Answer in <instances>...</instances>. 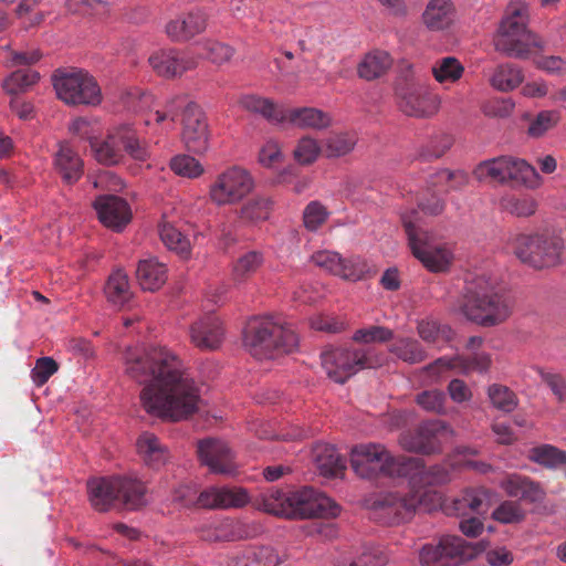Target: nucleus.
Returning <instances> with one entry per match:
<instances>
[{"instance_id": "obj_1", "label": "nucleus", "mask_w": 566, "mask_h": 566, "mask_svg": "<svg viewBox=\"0 0 566 566\" xmlns=\"http://www.w3.org/2000/svg\"><path fill=\"white\" fill-rule=\"evenodd\" d=\"M124 360L126 374L145 385L140 401L147 413L179 421L198 410L199 388L169 349L160 346L128 349Z\"/></svg>"}, {"instance_id": "obj_2", "label": "nucleus", "mask_w": 566, "mask_h": 566, "mask_svg": "<svg viewBox=\"0 0 566 566\" xmlns=\"http://www.w3.org/2000/svg\"><path fill=\"white\" fill-rule=\"evenodd\" d=\"M455 310L478 325L492 327L510 317L512 303L496 277L474 271L464 276Z\"/></svg>"}, {"instance_id": "obj_3", "label": "nucleus", "mask_w": 566, "mask_h": 566, "mask_svg": "<svg viewBox=\"0 0 566 566\" xmlns=\"http://www.w3.org/2000/svg\"><path fill=\"white\" fill-rule=\"evenodd\" d=\"M258 507L286 518L335 517L340 512L336 502L313 488L298 491L271 489L260 495Z\"/></svg>"}, {"instance_id": "obj_4", "label": "nucleus", "mask_w": 566, "mask_h": 566, "mask_svg": "<svg viewBox=\"0 0 566 566\" xmlns=\"http://www.w3.org/2000/svg\"><path fill=\"white\" fill-rule=\"evenodd\" d=\"M243 342L251 355L259 359L289 354L298 346V337L291 325L274 315L250 318L244 328Z\"/></svg>"}, {"instance_id": "obj_5", "label": "nucleus", "mask_w": 566, "mask_h": 566, "mask_svg": "<svg viewBox=\"0 0 566 566\" xmlns=\"http://www.w3.org/2000/svg\"><path fill=\"white\" fill-rule=\"evenodd\" d=\"M350 467L361 479L407 478L421 469L418 458L394 455L384 444L360 443L350 451Z\"/></svg>"}, {"instance_id": "obj_6", "label": "nucleus", "mask_w": 566, "mask_h": 566, "mask_svg": "<svg viewBox=\"0 0 566 566\" xmlns=\"http://www.w3.org/2000/svg\"><path fill=\"white\" fill-rule=\"evenodd\" d=\"M88 497L98 512H106L115 504L137 510L146 504V485L132 476L97 478L87 482Z\"/></svg>"}, {"instance_id": "obj_7", "label": "nucleus", "mask_w": 566, "mask_h": 566, "mask_svg": "<svg viewBox=\"0 0 566 566\" xmlns=\"http://www.w3.org/2000/svg\"><path fill=\"white\" fill-rule=\"evenodd\" d=\"M526 14L523 3L514 2L507 7L493 40L497 52L510 57L527 59L536 49H542L539 38L526 28Z\"/></svg>"}, {"instance_id": "obj_8", "label": "nucleus", "mask_w": 566, "mask_h": 566, "mask_svg": "<svg viewBox=\"0 0 566 566\" xmlns=\"http://www.w3.org/2000/svg\"><path fill=\"white\" fill-rule=\"evenodd\" d=\"M401 222L412 254L430 272H446L450 269L454 255L446 244L436 243L433 235L421 226L419 212L412 210L401 216Z\"/></svg>"}, {"instance_id": "obj_9", "label": "nucleus", "mask_w": 566, "mask_h": 566, "mask_svg": "<svg viewBox=\"0 0 566 566\" xmlns=\"http://www.w3.org/2000/svg\"><path fill=\"white\" fill-rule=\"evenodd\" d=\"M179 112H182V140L188 150L202 154L208 149V125L201 108L189 101L186 95L172 97L164 112L156 111L154 120L157 124L167 118L175 122Z\"/></svg>"}, {"instance_id": "obj_10", "label": "nucleus", "mask_w": 566, "mask_h": 566, "mask_svg": "<svg viewBox=\"0 0 566 566\" xmlns=\"http://www.w3.org/2000/svg\"><path fill=\"white\" fill-rule=\"evenodd\" d=\"M322 366L335 382L344 384L348 378L365 368H376L384 356L374 348L332 347L321 354Z\"/></svg>"}, {"instance_id": "obj_11", "label": "nucleus", "mask_w": 566, "mask_h": 566, "mask_svg": "<svg viewBox=\"0 0 566 566\" xmlns=\"http://www.w3.org/2000/svg\"><path fill=\"white\" fill-rule=\"evenodd\" d=\"M428 492L400 494L398 492L378 493L368 500L370 517L384 525H394L405 522L417 511L430 510L426 504Z\"/></svg>"}, {"instance_id": "obj_12", "label": "nucleus", "mask_w": 566, "mask_h": 566, "mask_svg": "<svg viewBox=\"0 0 566 566\" xmlns=\"http://www.w3.org/2000/svg\"><path fill=\"white\" fill-rule=\"evenodd\" d=\"M511 247L523 263L541 270L560 263L564 241L553 233L517 234L512 240Z\"/></svg>"}, {"instance_id": "obj_13", "label": "nucleus", "mask_w": 566, "mask_h": 566, "mask_svg": "<svg viewBox=\"0 0 566 566\" xmlns=\"http://www.w3.org/2000/svg\"><path fill=\"white\" fill-rule=\"evenodd\" d=\"M473 176L481 182L524 185L535 188L541 177L536 169L523 159L501 156L480 163Z\"/></svg>"}, {"instance_id": "obj_14", "label": "nucleus", "mask_w": 566, "mask_h": 566, "mask_svg": "<svg viewBox=\"0 0 566 566\" xmlns=\"http://www.w3.org/2000/svg\"><path fill=\"white\" fill-rule=\"evenodd\" d=\"M91 146L96 160L107 166L118 164L123 158V150L139 161H145L149 156L146 144L129 125L113 129L104 140H93Z\"/></svg>"}, {"instance_id": "obj_15", "label": "nucleus", "mask_w": 566, "mask_h": 566, "mask_svg": "<svg viewBox=\"0 0 566 566\" xmlns=\"http://www.w3.org/2000/svg\"><path fill=\"white\" fill-rule=\"evenodd\" d=\"M57 97L67 105H98L102 92L95 78L82 70L57 71L53 76Z\"/></svg>"}, {"instance_id": "obj_16", "label": "nucleus", "mask_w": 566, "mask_h": 566, "mask_svg": "<svg viewBox=\"0 0 566 566\" xmlns=\"http://www.w3.org/2000/svg\"><path fill=\"white\" fill-rule=\"evenodd\" d=\"M398 105L408 116L429 117L439 109L440 99L422 81L405 80L396 90Z\"/></svg>"}, {"instance_id": "obj_17", "label": "nucleus", "mask_w": 566, "mask_h": 566, "mask_svg": "<svg viewBox=\"0 0 566 566\" xmlns=\"http://www.w3.org/2000/svg\"><path fill=\"white\" fill-rule=\"evenodd\" d=\"M253 187V178L249 171L234 166L216 178L210 186L209 195L218 206L233 205L249 195Z\"/></svg>"}, {"instance_id": "obj_18", "label": "nucleus", "mask_w": 566, "mask_h": 566, "mask_svg": "<svg viewBox=\"0 0 566 566\" xmlns=\"http://www.w3.org/2000/svg\"><path fill=\"white\" fill-rule=\"evenodd\" d=\"M449 429L443 421L422 422L413 431L403 432L399 442L405 450L422 454H432L441 449L442 439Z\"/></svg>"}, {"instance_id": "obj_19", "label": "nucleus", "mask_w": 566, "mask_h": 566, "mask_svg": "<svg viewBox=\"0 0 566 566\" xmlns=\"http://www.w3.org/2000/svg\"><path fill=\"white\" fill-rule=\"evenodd\" d=\"M148 62L157 75L174 78L196 69L199 64V56L190 51L164 49L154 52Z\"/></svg>"}, {"instance_id": "obj_20", "label": "nucleus", "mask_w": 566, "mask_h": 566, "mask_svg": "<svg viewBox=\"0 0 566 566\" xmlns=\"http://www.w3.org/2000/svg\"><path fill=\"white\" fill-rule=\"evenodd\" d=\"M315 265L343 279L357 281L368 272L365 261L359 258L343 259L337 252L317 251L312 255Z\"/></svg>"}, {"instance_id": "obj_21", "label": "nucleus", "mask_w": 566, "mask_h": 566, "mask_svg": "<svg viewBox=\"0 0 566 566\" xmlns=\"http://www.w3.org/2000/svg\"><path fill=\"white\" fill-rule=\"evenodd\" d=\"M94 209L99 221L114 231H122L132 219L127 201L114 195H103L95 199Z\"/></svg>"}, {"instance_id": "obj_22", "label": "nucleus", "mask_w": 566, "mask_h": 566, "mask_svg": "<svg viewBox=\"0 0 566 566\" xmlns=\"http://www.w3.org/2000/svg\"><path fill=\"white\" fill-rule=\"evenodd\" d=\"M491 365L489 354L475 353L473 355H455L453 357H440L424 367V370L438 376L444 370L454 369L460 374L468 375L473 371L484 373Z\"/></svg>"}, {"instance_id": "obj_23", "label": "nucleus", "mask_w": 566, "mask_h": 566, "mask_svg": "<svg viewBox=\"0 0 566 566\" xmlns=\"http://www.w3.org/2000/svg\"><path fill=\"white\" fill-rule=\"evenodd\" d=\"M197 453L201 463L212 472L222 474L234 472L232 452L226 442L213 438L200 440Z\"/></svg>"}, {"instance_id": "obj_24", "label": "nucleus", "mask_w": 566, "mask_h": 566, "mask_svg": "<svg viewBox=\"0 0 566 566\" xmlns=\"http://www.w3.org/2000/svg\"><path fill=\"white\" fill-rule=\"evenodd\" d=\"M207 22V12L195 8L170 20L166 25V33L174 41H189L206 30Z\"/></svg>"}, {"instance_id": "obj_25", "label": "nucleus", "mask_w": 566, "mask_h": 566, "mask_svg": "<svg viewBox=\"0 0 566 566\" xmlns=\"http://www.w3.org/2000/svg\"><path fill=\"white\" fill-rule=\"evenodd\" d=\"M248 501V493L242 488L211 486L197 495L196 506L202 509L242 507Z\"/></svg>"}, {"instance_id": "obj_26", "label": "nucleus", "mask_w": 566, "mask_h": 566, "mask_svg": "<svg viewBox=\"0 0 566 566\" xmlns=\"http://www.w3.org/2000/svg\"><path fill=\"white\" fill-rule=\"evenodd\" d=\"M190 338L192 344L202 350L219 348L223 338V328L220 319L213 314L201 317L192 324Z\"/></svg>"}, {"instance_id": "obj_27", "label": "nucleus", "mask_w": 566, "mask_h": 566, "mask_svg": "<svg viewBox=\"0 0 566 566\" xmlns=\"http://www.w3.org/2000/svg\"><path fill=\"white\" fill-rule=\"evenodd\" d=\"M499 485L509 496L518 497L530 503L539 502L545 495L538 482L516 473L504 476Z\"/></svg>"}, {"instance_id": "obj_28", "label": "nucleus", "mask_w": 566, "mask_h": 566, "mask_svg": "<svg viewBox=\"0 0 566 566\" xmlns=\"http://www.w3.org/2000/svg\"><path fill=\"white\" fill-rule=\"evenodd\" d=\"M490 492L484 488L468 489L446 505L447 514L465 515L468 512L485 513L489 509Z\"/></svg>"}, {"instance_id": "obj_29", "label": "nucleus", "mask_w": 566, "mask_h": 566, "mask_svg": "<svg viewBox=\"0 0 566 566\" xmlns=\"http://www.w3.org/2000/svg\"><path fill=\"white\" fill-rule=\"evenodd\" d=\"M277 553L270 546H247L229 557L228 566H277Z\"/></svg>"}, {"instance_id": "obj_30", "label": "nucleus", "mask_w": 566, "mask_h": 566, "mask_svg": "<svg viewBox=\"0 0 566 566\" xmlns=\"http://www.w3.org/2000/svg\"><path fill=\"white\" fill-rule=\"evenodd\" d=\"M54 165L62 180L67 185L77 182L84 172L82 158L66 143L60 145Z\"/></svg>"}, {"instance_id": "obj_31", "label": "nucleus", "mask_w": 566, "mask_h": 566, "mask_svg": "<svg viewBox=\"0 0 566 566\" xmlns=\"http://www.w3.org/2000/svg\"><path fill=\"white\" fill-rule=\"evenodd\" d=\"M455 9L451 0H430L422 13V22L430 31H442L451 27Z\"/></svg>"}, {"instance_id": "obj_32", "label": "nucleus", "mask_w": 566, "mask_h": 566, "mask_svg": "<svg viewBox=\"0 0 566 566\" xmlns=\"http://www.w3.org/2000/svg\"><path fill=\"white\" fill-rule=\"evenodd\" d=\"M313 458L318 472L327 478H337L346 469V462L336 448L331 444H316L313 449Z\"/></svg>"}, {"instance_id": "obj_33", "label": "nucleus", "mask_w": 566, "mask_h": 566, "mask_svg": "<svg viewBox=\"0 0 566 566\" xmlns=\"http://www.w3.org/2000/svg\"><path fill=\"white\" fill-rule=\"evenodd\" d=\"M242 108L250 113L258 114L272 124L284 123L285 108L273 99L250 94L240 98Z\"/></svg>"}, {"instance_id": "obj_34", "label": "nucleus", "mask_w": 566, "mask_h": 566, "mask_svg": "<svg viewBox=\"0 0 566 566\" xmlns=\"http://www.w3.org/2000/svg\"><path fill=\"white\" fill-rule=\"evenodd\" d=\"M137 452L150 468L158 469L169 459L168 449L151 432H143L136 442Z\"/></svg>"}, {"instance_id": "obj_35", "label": "nucleus", "mask_w": 566, "mask_h": 566, "mask_svg": "<svg viewBox=\"0 0 566 566\" xmlns=\"http://www.w3.org/2000/svg\"><path fill=\"white\" fill-rule=\"evenodd\" d=\"M285 122L298 128L323 129L331 125L332 119L327 113L318 108L300 107L285 109Z\"/></svg>"}, {"instance_id": "obj_36", "label": "nucleus", "mask_w": 566, "mask_h": 566, "mask_svg": "<svg viewBox=\"0 0 566 566\" xmlns=\"http://www.w3.org/2000/svg\"><path fill=\"white\" fill-rule=\"evenodd\" d=\"M221 542L242 541L256 537L262 527L255 522H245L234 518H224L216 522Z\"/></svg>"}, {"instance_id": "obj_37", "label": "nucleus", "mask_w": 566, "mask_h": 566, "mask_svg": "<svg viewBox=\"0 0 566 566\" xmlns=\"http://www.w3.org/2000/svg\"><path fill=\"white\" fill-rule=\"evenodd\" d=\"M136 276L143 290L154 292L166 282L167 270L164 263L155 259L143 260L137 266Z\"/></svg>"}, {"instance_id": "obj_38", "label": "nucleus", "mask_w": 566, "mask_h": 566, "mask_svg": "<svg viewBox=\"0 0 566 566\" xmlns=\"http://www.w3.org/2000/svg\"><path fill=\"white\" fill-rule=\"evenodd\" d=\"M104 293L107 301L114 306L124 307L133 297L127 273L120 269L114 271L108 276Z\"/></svg>"}, {"instance_id": "obj_39", "label": "nucleus", "mask_w": 566, "mask_h": 566, "mask_svg": "<svg viewBox=\"0 0 566 566\" xmlns=\"http://www.w3.org/2000/svg\"><path fill=\"white\" fill-rule=\"evenodd\" d=\"M391 64L392 59L388 52L374 50L365 55L358 64L357 72L359 77L371 81L384 75Z\"/></svg>"}, {"instance_id": "obj_40", "label": "nucleus", "mask_w": 566, "mask_h": 566, "mask_svg": "<svg viewBox=\"0 0 566 566\" xmlns=\"http://www.w3.org/2000/svg\"><path fill=\"white\" fill-rule=\"evenodd\" d=\"M439 544L446 556L444 562L450 564L449 566H459L478 554L463 538L457 535L442 536Z\"/></svg>"}, {"instance_id": "obj_41", "label": "nucleus", "mask_w": 566, "mask_h": 566, "mask_svg": "<svg viewBox=\"0 0 566 566\" xmlns=\"http://www.w3.org/2000/svg\"><path fill=\"white\" fill-rule=\"evenodd\" d=\"M388 350L398 359L410 364H419L427 358V353L421 344L411 337H394Z\"/></svg>"}, {"instance_id": "obj_42", "label": "nucleus", "mask_w": 566, "mask_h": 566, "mask_svg": "<svg viewBox=\"0 0 566 566\" xmlns=\"http://www.w3.org/2000/svg\"><path fill=\"white\" fill-rule=\"evenodd\" d=\"M524 75L522 70L510 63L500 64L490 77V84L500 92H510L520 86Z\"/></svg>"}, {"instance_id": "obj_43", "label": "nucleus", "mask_w": 566, "mask_h": 566, "mask_svg": "<svg viewBox=\"0 0 566 566\" xmlns=\"http://www.w3.org/2000/svg\"><path fill=\"white\" fill-rule=\"evenodd\" d=\"M355 132L333 133L323 142V154L327 158H337L349 154L357 144Z\"/></svg>"}, {"instance_id": "obj_44", "label": "nucleus", "mask_w": 566, "mask_h": 566, "mask_svg": "<svg viewBox=\"0 0 566 566\" xmlns=\"http://www.w3.org/2000/svg\"><path fill=\"white\" fill-rule=\"evenodd\" d=\"M263 263L264 255L260 251L252 250L242 254L232 265V280L235 283L245 282Z\"/></svg>"}, {"instance_id": "obj_45", "label": "nucleus", "mask_w": 566, "mask_h": 566, "mask_svg": "<svg viewBox=\"0 0 566 566\" xmlns=\"http://www.w3.org/2000/svg\"><path fill=\"white\" fill-rule=\"evenodd\" d=\"M40 80V74L30 69H22L12 72L3 80L2 87L10 95H18L27 92Z\"/></svg>"}, {"instance_id": "obj_46", "label": "nucleus", "mask_w": 566, "mask_h": 566, "mask_svg": "<svg viewBox=\"0 0 566 566\" xmlns=\"http://www.w3.org/2000/svg\"><path fill=\"white\" fill-rule=\"evenodd\" d=\"M159 235L163 243L171 251H175L181 258L187 259L190 255V242L171 223L164 221L159 224Z\"/></svg>"}, {"instance_id": "obj_47", "label": "nucleus", "mask_w": 566, "mask_h": 566, "mask_svg": "<svg viewBox=\"0 0 566 566\" xmlns=\"http://www.w3.org/2000/svg\"><path fill=\"white\" fill-rule=\"evenodd\" d=\"M272 202L266 197H254L248 200L239 211V218L245 223H256L269 218Z\"/></svg>"}, {"instance_id": "obj_48", "label": "nucleus", "mask_w": 566, "mask_h": 566, "mask_svg": "<svg viewBox=\"0 0 566 566\" xmlns=\"http://www.w3.org/2000/svg\"><path fill=\"white\" fill-rule=\"evenodd\" d=\"M560 119L562 114L557 109L541 111L531 119L527 135L533 138H541L554 129Z\"/></svg>"}, {"instance_id": "obj_49", "label": "nucleus", "mask_w": 566, "mask_h": 566, "mask_svg": "<svg viewBox=\"0 0 566 566\" xmlns=\"http://www.w3.org/2000/svg\"><path fill=\"white\" fill-rule=\"evenodd\" d=\"M464 67L460 61L453 56H444L436 61L432 66V74L440 84L454 83L463 75Z\"/></svg>"}, {"instance_id": "obj_50", "label": "nucleus", "mask_w": 566, "mask_h": 566, "mask_svg": "<svg viewBox=\"0 0 566 566\" xmlns=\"http://www.w3.org/2000/svg\"><path fill=\"white\" fill-rule=\"evenodd\" d=\"M430 182L440 191L449 192L464 188L469 184V176L463 170L442 169L431 176Z\"/></svg>"}, {"instance_id": "obj_51", "label": "nucleus", "mask_w": 566, "mask_h": 566, "mask_svg": "<svg viewBox=\"0 0 566 566\" xmlns=\"http://www.w3.org/2000/svg\"><path fill=\"white\" fill-rule=\"evenodd\" d=\"M528 458L545 468L555 469L566 461V452L552 444H542L532 448Z\"/></svg>"}, {"instance_id": "obj_52", "label": "nucleus", "mask_w": 566, "mask_h": 566, "mask_svg": "<svg viewBox=\"0 0 566 566\" xmlns=\"http://www.w3.org/2000/svg\"><path fill=\"white\" fill-rule=\"evenodd\" d=\"M453 137L447 133H437L419 150L422 160L430 161L442 157L453 145Z\"/></svg>"}, {"instance_id": "obj_53", "label": "nucleus", "mask_w": 566, "mask_h": 566, "mask_svg": "<svg viewBox=\"0 0 566 566\" xmlns=\"http://www.w3.org/2000/svg\"><path fill=\"white\" fill-rule=\"evenodd\" d=\"M488 396L492 406L505 413L512 412L518 405L515 392L504 385H491L488 388Z\"/></svg>"}, {"instance_id": "obj_54", "label": "nucleus", "mask_w": 566, "mask_h": 566, "mask_svg": "<svg viewBox=\"0 0 566 566\" xmlns=\"http://www.w3.org/2000/svg\"><path fill=\"white\" fill-rule=\"evenodd\" d=\"M500 205L503 210L516 217H530L537 208L536 201L528 196L509 195L501 199Z\"/></svg>"}, {"instance_id": "obj_55", "label": "nucleus", "mask_w": 566, "mask_h": 566, "mask_svg": "<svg viewBox=\"0 0 566 566\" xmlns=\"http://www.w3.org/2000/svg\"><path fill=\"white\" fill-rule=\"evenodd\" d=\"M418 335L422 340L429 344H436L440 340L451 339L452 329L447 325H441L436 321H421L417 326Z\"/></svg>"}, {"instance_id": "obj_56", "label": "nucleus", "mask_w": 566, "mask_h": 566, "mask_svg": "<svg viewBox=\"0 0 566 566\" xmlns=\"http://www.w3.org/2000/svg\"><path fill=\"white\" fill-rule=\"evenodd\" d=\"M492 517L503 524H515L525 518V511L520 502L506 500L493 511Z\"/></svg>"}, {"instance_id": "obj_57", "label": "nucleus", "mask_w": 566, "mask_h": 566, "mask_svg": "<svg viewBox=\"0 0 566 566\" xmlns=\"http://www.w3.org/2000/svg\"><path fill=\"white\" fill-rule=\"evenodd\" d=\"M321 153H323L322 146L314 138L305 136L298 140L293 150V156L300 165H311Z\"/></svg>"}, {"instance_id": "obj_58", "label": "nucleus", "mask_w": 566, "mask_h": 566, "mask_svg": "<svg viewBox=\"0 0 566 566\" xmlns=\"http://www.w3.org/2000/svg\"><path fill=\"white\" fill-rule=\"evenodd\" d=\"M170 168L176 175L185 178H197L203 172L201 164L188 155H178L171 158Z\"/></svg>"}, {"instance_id": "obj_59", "label": "nucleus", "mask_w": 566, "mask_h": 566, "mask_svg": "<svg viewBox=\"0 0 566 566\" xmlns=\"http://www.w3.org/2000/svg\"><path fill=\"white\" fill-rule=\"evenodd\" d=\"M394 338V332L385 326L373 325L366 328L357 329L353 339L357 343H387Z\"/></svg>"}, {"instance_id": "obj_60", "label": "nucleus", "mask_w": 566, "mask_h": 566, "mask_svg": "<svg viewBox=\"0 0 566 566\" xmlns=\"http://www.w3.org/2000/svg\"><path fill=\"white\" fill-rule=\"evenodd\" d=\"M416 401L426 411L442 413L444 411L446 395L437 389L424 390L417 395Z\"/></svg>"}, {"instance_id": "obj_61", "label": "nucleus", "mask_w": 566, "mask_h": 566, "mask_svg": "<svg viewBox=\"0 0 566 566\" xmlns=\"http://www.w3.org/2000/svg\"><path fill=\"white\" fill-rule=\"evenodd\" d=\"M59 369L57 363L51 357L39 358L35 366L31 370V377L33 382L40 387L43 386L51 376H53Z\"/></svg>"}, {"instance_id": "obj_62", "label": "nucleus", "mask_w": 566, "mask_h": 566, "mask_svg": "<svg viewBox=\"0 0 566 566\" xmlns=\"http://www.w3.org/2000/svg\"><path fill=\"white\" fill-rule=\"evenodd\" d=\"M541 380L551 389L558 402L566 401V378L558 373L538 369Z\"/></svg>"}, {"instance_id": "obj_63", "label": "nucleus", "mask_w": 566, "mask_h": 566, "mask_svg": "<svg viewBox=\"0 0 566 566\" xmlns=\"http://www.w3.org/2000/svg\"><path fill=\"white\" fill-rule=\"evenodd\" d=\"M327 214L325 207L319 202H310L303 212L305 228L311 231L317 230L326 221Z\"/></svg>"}, {"instance_id": "obj_64", "label": "nucleus", "mask_w": 566, "mask_h": 566, "mask_svg": "<svg viewBox=\"0 0 566 566\" xmlns=\"http://www.w3.org/2000/svg\"><path fill=\"white\" fill-rule=\"evenodd\" d=\"M444 558L446 556L439 543L437 545L427 544L419 553L421 566H449L450 564H447Z\"/></svg>"}]
</instances>
